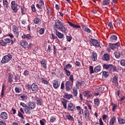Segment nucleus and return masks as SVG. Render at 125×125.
Returning <instances> with one entry per match:
<instances>
[{
  "mask_svg": "<svg viewBox=\"0 0 125 125\" xmlns=\"http://www.w3.org/2000/svg\"><path fill=\"white\" fill-rule=\"evenodd\" d=\"M54 29V31H55V29L60 30L64 34H67L68 33V29L63 25V23L58 19L55 21Z\"/></svg>",
  "mask_w": 125,
  "mask_h": 125,
  "instance_id": "nucleus-1",
  "label": "nucleus"
},
{
  "mask_svg": "<svg viewBox=\"0 0 125 125\" xmlns=\"http://www.w3.org/2000/svg\"><path fill=\"white\" fill-rule=\"evenodd\" d=\"M104 69L105 70H108L110 72L112 71V70L113 72H117V67L116 66H114L113 64H108L107 63L104 64L103 66Z\"/></svg>",
  "mask_w": 125,
  "mask_h": 125,
  "instance_id": "nucleus-2",
  "label": "nucleus"
},
{
  "mask_svg": "<svg viewBox=\"0 0 125 125\" xmlns=\"http://www.w3.org/2000/svg\"><path fill=\"white\" fill-rule=\"evenodd\" d=\"M36 108V103L34 102H29L27 104V115L31 114V110H34Z\"/></svg>",
  "mask_w": 125,
  "mask_h": 125,
  "instance_id": "nucleus-3",
  "label": "nucleus"
},
{
  "mask_svg": "<svg viewBox=\"0 0 125 125\" xmlns=\"http://www.w3.org/2000/svg\"><path fill=\"white\" fill-rule=\"evenodd\" d=\"M11 59H12V55L10 54H8V55H6L4 57H3L1 61V63H2V64H5V63H8V62L10 61Z\"/></svg>",
  "mask_w": 125,
  "mask_h": 125,
  "instance_id": "nucleus-4",
  "label": "nucleus"
},
{
  "mask_svg": "<svg viewBox=\"0 0 125 125\" xmlns=\"http://www.w3.org/2000/svg\"><path fill=\"white\" fill-rule=\"evenodd\" d=\"M20 45L23 48H25V49H30V48L32 47V45H33V44H32V43H30L28 44L27 41L23 40L21 41L20 42Z\"/></svg>",
  "mask_w": 125,
  "mask_h": 125,
  "instance_id": "nucleus-5",
  "label": "nucleus"
},
{
  "mask_svg": "<svg viewBox=\"0 0 125 125\" xmlns=\"http://www.w3.org/2000/svg\"><path fill=\"white\" fill-rule=\"evenodd\" d=\"M19 6V5H18L17 3H15V1H12L11 2V7L13 10V11L15 13H17V12L18 11V7Z\"/></svg>",
  "mask_w": 125,
  "mask_h": 125,
  "instance_id": "nucleus-6",
  "label": "nucleus"
},
{
  "mask_svg": "<svg viewBox=\"0 0 125 125\" xmlns=\"http://www.w3.org/2000/svg\"><path fill=\"white\" fill-rule=\"evenodd\" d=\"M12 31L15 37L18 39V36H19V29L18 27L15 25H13Z\"/></svg>",
  "mask_w": 125,
  "mask_h": 125,
  "instance_id": "nucleus-7",
  "label": "nucleus"
},
{
  "mask_svg": "<svg viewBox=\"0 0 125 125\" xmlns=\"http://www.w3.org/2000/svg\"><path fill=\"white\" fill-rule=\"evenodd\" d=\"M73 84L74 83L71 82V81H66L65 84V90L67 91H70V90H71V87H73Z\"/></svg>",
  "mask_w": 125,
  "mask_h": 125,
  "instance_id": "nucleus-8",
  "label": "nucleus"
},
{
  "mask_svg": "<svg viewBox=\"0 0 125 125\" xmlns=\"http://www.w3.org/2000/svg\"><path fill=\"white\" fill-rule=\"evenodd\" d=\"M120 44L121 43H120V42H117L115 43H109V47H110L111 49H112V50H115L116 48H118V47L120 46Z\"/></svg>",
  "mask_w": 125,
  "mask_h": 125,
  "instance_id": "nucleus-9",
  "label": "nucleus"
},
{
  "mask_svg": "<svg viewBox=\"0 0 125 125\" xmlns=\"http://www.w3.org/2000/svg\"><path fill=\"white\" fill-rule=\"evenodd\" d=\"M90 42L92 44V45H93V46L100 47V42L97 41V40L94 39H91L90 40Z\"/></svg>",
  "mask_w": 125,
  "mask_h": 125,
  "instance_id": "nucleus-10",
  "label": "nucleus"
},
{
  "mask_svg": "<svg viewBox=\"0 0 125 125\" xmlns=\"http://www.w3.org/2000/svg\"><path fill=\"white\" fill-rule=\"evenodd\" d=\"M31 89L33 92H38V91L39 90V87L38 86L37 83H32L31 86Z\"/></svg>",
  "mask_w": 125,
  "mask_h": 125,
  "instance_id": "nucleus-11",
  "label": "nucleus"
},
{
  "mask_svg": "<svg viewBox=\"0 0 125 125\" xmlns=\"http://www.w3.org/2000/svg\"><path fill=\"white\" fill-rule=\"evenodd\" d=\"M75 104L72 103H70L68 104L67 109L68 111L71 112H74L75 111Z\"/></svg>",
  "mask_w": 125,
  "mask_h": 125,
  "instance_id": "nucleus-12",
  "label": "nucleus"
},
{
  "mask_svg": "<svg viewBox=\"0 0 125 125\" xmlns=\"http://www.w3.org/2000/svg\"><path fill=\"white\" fill-rule=\"evenodd\" d=\"M110 42H116L118 41V37L115 34H112L109 38Z\"/></svg>",
  "mask_w": 125,
  "mask_h": 125,
  "instance_id": "nucleus-13",
  "label": "nucleus"
},
{
  "mask_svg": "<svg viewBox=\"0 0 125 125\" xmlns=\"http://www.w3.org/2000/svg\"><path fill=\"white\" fill-rule=\"evenodd\" d=\"M54 33H55L56 35L57 36V37H58V38H59L60 39H64V34H62V33H61L60 32L58 31V30L57 29H55V32Z\"/></svg>",
  "mask_w": 125,
  "mask_h": 125,
  "instance_id": "nucleus-14",
  "label": "nucleus"
},
{
  "mask_svg": "<svg viewBox=\"0 0 125 125\" xmlns=\"http://www.w3.org/2000/svg\"><path fill=\"white\" fill-rule=\"evenodd\" d=\"M52 83L54 88H55L56 89L60 86V83H59L58 80H53L52 81Z\"/></svg>",
  "mask_w": 125,
  "mask_h": 125,
  "instance_id": "nucleus-15",
  "label": "nucleus"
},
{
  "mask_svg": "<svg viewBox=\"0 0 125 125\" xmlns=\"http://www.w3.org/2000/svg\"><path fill=\"white\" fill-rule=\"evenodd\" d=\"M118 79L119 77L117 76H114L112 79V83H114L115 86H119Z\"/></svg>",
  "mask_w": 125,
  "mask_h": 125,
  "instance_id": "nucleus-16",
  "label": "nucleus"
},
{
  "mask_svg": "<svg viewBox=\"0 0 125 125\" xmlns=\"http://www.w3.org/2000/svg\"><path fill=\"white\" fill-rule=\"evenodd\" d=\"M35 100L37 106H42L43 104V101L41 98L36 97Z\"/></svg>",
  "mask_w": 125,
  "mask_h": 125,
  "instance_id": "nucleus-17",
  "label": "nucleus"
},
{
  "mask_svg": "<svg viewBox=\"0 0 125 125\" xmlns=\"http://www.w3.org/2000/svg\"><path fill=\"white\" fill-rule=\"evenodd\" d=\"M102 59L104 61H109L110 60V55L107 53L104 54L102 57Z\"/></svg>",
  "mask_w": 125,
  "mask_h": 125,
  "instance_id": "nucleus-18",
  "label": "nucleus"
},
{
  "mask_svg": "<svg viewBox=\"0 0 125 125\" xmlns=\"http://www.w3.org/2000/svg\"><path fill=\"white\" fill-rule=\"evenodd\" d=\"M0 118L2 120H7L8 117L7 116V113L5 112H2L0 113Z\"/></svg>",
  "mask_w": 125,
  "mask_h": 125,
  "instance_id": "nucleus-19",
  "label": "nucleus"
},
{
  "mask_svg": "<svg viewBox=\"0 0 125 125\" xmlns=\"http://www.w3.org/2000/svg\"><path fill=\"white\" fill-rule=\"evenodd\" d=\"M14 76L11 73H9L8 75V82L10 83H13V77Z\"/></svg>",
  "mask_w": 125,
  "mask_h": 125,
  "instance_id": "nucleus-20",
  "label": "nucleus"
},
{
  "mask_svg": "<svg viewBox=\"0 0 125 125\" xmlns=\"http://www.w3.org/2000/svg\"><path fill=\"white\" fill-rule=\"evenodd\" d=\"M82 28L83 30V31H84V32H86V33H91V30H90V29H89V28L87 27V26L84 25H82Z\"/></svg>",
  "mask_w": 125,
  "mask_h": 125,
  "instance_id": "nucleus-21",
  "label": "nucleus"
},
{
  "mask_svg": "<svg viewBox=\"0 0 125 125\" xmlns=\"http://www.w3.org/2000/svg\"><path fill=\"white\" fill-rule=\"evenodd\" d=\"M91 59L93 61L97 60V54L96 52L93 51L92 53Z\"/></svg>",
  "mask_w": 125,
  "mask_h": 125,
  "instance_id": "nucleus-22",
  "label": "nucleus"
},
{
  "mask_svg": "<svg viewBox=\"0 0 125 125\" xmlns=\"http://www.w3.org/2000/svg\"><path fill=\"white\" fill-rule=\"evenodd\" d=\"M20 105H21V106H22V107H23V108H25L24 112H25V114H26V115H27L28 110H27V108H28V104L27 105V104H25V103H24L23 102H21L20 103Z\"/></svg>",
  "mask_w": 125,
  "mask_h": 125,
  "instance_id": "nucleus-23",
  "label": "nucleus"
},
{
  "mask_svg": "<svg viewBox=\"0 0 125 125\" xmlns=\"http://www.w3.org/2000/svg\"><path fill=\"white\" fill-rule=\"evenodd\" d=\"M94 104L95 107H99V105H100V100L98 98L95 99L94 100Z\"/></svg>",
  "mask_w": 125,
  "mask_h": 125,
  "instance_id": "nucleus-24",
  "label": "nucleus"
},
{
  "mask_svg": "<svg viewBox=\"0 0 125 125\" xmlns=\"http://www.w3.org/2000/svg\"><path fill=\"white\" fill-rule=\"evenodd\" d=\"M67 102H68V101L67 100L62 99V104L63 108L65 109H67Z\"/></svg>",
  "mask_w": 125,
  "mask_h": 125,
  "instance_id": "nucleus-25",
  "label": "nucleus"
},
{
  "mask_svg": "<svg viewBox=\"0 0 125 125\" xmlns=\"http://www.w3.org/2000/svg\"><path fill=\"white\" fill-rule=\"evenodd\" d=\"M101 70H102V67H101L100 65H96L94 67L95 73H99V72H100Z\"/></svg>",
  "mask_w": 125,
  "mask_h": 125,
  "instance_id": "nucleus-26",
  "label": "nucleus"
},
{
  "mask_svg": "<svg viewBox=\"0 0 125 125\" xmlns=\"http://www.w3.org/2000/svg\"><path fill=\"white\" fill-rule=\"evenodd\" d=\"M41 64L44 69H46V68H47V62L45 60H42L41 61Z\"/></svg>",
  "mask_w": 125,
  "mask_h": 125,
  "instance_id": "nucleus-27",
  "label": "nucleus"
},
{
  "mask_svg": "<svg viewBox=\"0 0 125 125\" xmlns=\"http://www.w3.org/2000/svg\"><path fill=\"white\" fill-rule=\"evenodd\" d=\"M84 85V82L81 81H79L77 83H76V87H79L80 86H83Z\"/></svg>",
  "mask_w": 125,
  "mask_h": 125,
  "instance_id": "nucleus-28",
  "label": "nucleus"
},
{
  "mask_svg": "<svg viewBox=\"0 0 125 125\" xmlns=\"http://www.w3.org/2000/svg\"><path fill=\"white\" fill-rule=\"evenodd\" d=\"M116 121V117H112L109 121V125H115Z\"/></svg>",
  "mask_w": 125,
  "mask_h": 125,
  "instance_id": "nucleus-29",
  "label": "nucleus"
},
{
  "mask_svg": "<svg viewBox=\"0 0 125 125\" xmlns=\"http://www.w3.org/2000/svg\"><path fill=\"white\" fill-rule=\"evenodd\" d=\"M22 39H27V40H31L32 36L30 34H23L21 36Z\"/></svg>",
  "mask_w": 125,
  "mask_h": 125,
  "instance_id": "nucleus-30",
  "label": "nucleus"
},
{
  "mask_svg": "<svg viewBox=\"0 0 125 125\" xmlns=\"http://www.w3.org/2000/svg\"><path fill=\"white\" fill-rule=\"evenodd\" d=\"M118 121L120 125H125V119H124L121 117H118Z\"/></svg>",
  "mask_w": 125,
  "mask_h": 125,
  "instance_id": "nucleus-31",
  "label": "nucleus"
},
{
  "mask_svg": "<svg viewBox=\"0 0 125 125\" xmlns=\"http://www.w3.org/2000/svg\"><path fill=\"white\" fill-rule=\"evenodd\" d=\"M33 22H34V24L39 25V24H40V23H41V19H40L39 18H35L33 20Z\"/></svg>",
  "mask_w": 125,
  "mask_h": 125,
  "instance_id": "nucleus-32",
  "label": "nucleus"
},
{
  "mask_svg": "<svg viewBox=\"0 0 125 125\" xmlns=\"http://www.w3.org/2000/svg\"><path fill=\"white\" fill-rule=\"evenodd\" d=\"M19 7L21 8V15H25V14H26V8H25V7L24 6H21Z\"/></svg>",
  "mask_w": 125,
  "mask_h": 125,
  "instance_id": "nucleus-33",
  "label": "nucleus"
},
{
  "mask_svg": "<svg viewBox=\"0 0 125 125\" xmlns=\"http://www.w3.org/2000/svg\"><path fill=\"white\" fill-rule=\"evenodd\" d=\"M20 95V98H21V100L22 101H25L28 99V95L26 94H22V95Z\"/></svg>",
  "mask_w": 125,
  "mask_h": 125,
  "instance_id": "nucleus-34",
  "label": "nucleus"
},
{
  "mask_svg": "<svg viewBox=\"0 0 125 125\" xmlns=\"http://www.w3.org/2000/svg\"><path fill=\"white\" fill-rule=\"evenodd\" d=\"M69 25L71 26V27H73V28H81V26L80 25H77L74 23H73L71 21L68 22Z\"/></svg>",
  "mask_w": 125,
  "mask_h": 125,
  "instance_id": "nucleus-35",
  "label": "nucleus"
},
{
  "mask_svg": "<svg viewBox=\"0 0 125 125\" xmlns=\"http://www.w3.org/2000/svg\"><path fill=\"white\" fill-rule=\"evenodd\" d=\"M84 113L85 119H86V120H89L90 117H89V112L88 110H84Z\"/></svg>",
  "mask_w": 125,
  "mask_h": 125,
  "instance_id": "nucleus-36",
  "label": "nucleus"
},
{
  "mask_svg": "<svg viewBox=\"0 0 125 125\" xmlns=\"http://www.w3.org/2000/svg\"><path fill=\"white\" fill-rule=\"evenodd\" d=\"M22 75L25 76V77H28V76L30 75V70L28 69H25L24 70Z\"/></svg>",
  "mask_w": 125,
  "mask_h": 125,
  "instance_id": "nucleus-37",
  "label": "nucleus"
},
{
  "mask_svg": "<svg viewBox=\"0 0 125 125\" xmlns=\"http://www.w3.org/2000/svg\"><path fill=\"white\" fill-rule=\"evenodd\" d=\"M73 97V95L71 94H69L68 93H65L63 96V98H65L66 99L70 100L71 98Z\"/></svg>",
  "mask_w": 125,
  "mask_h": 125,
  "instance_id": "nucleus-38",
  "label": "nucleus"
},
{
  "mask_svg": "<svg viewBox=\"0 0 125 125\" xmlns=\"http://www.w3.org/2000/svg\"><path fill=\"white\" fill-rule=\"evenodd\" d=\"M111 105L112 106V112H115V111H116V109H117V108L118 107V105L113 103H111Z\"/></svg>",
  "mask_w": 125,
  "mask_h": 125,
  "instance_id": "nucleus-39",
  "label": "nucleus"
},
{
  "mask_svg": "<svg viewBox=\"0 0 125 125\" xmlns=\"http://www.w3.org/2000/svg\"><path fill=\"white\" fill-rule=\"evenodd\" d=\"M15 91L16 93H20V92H22V88L17 87L15 88Z\"/></svg>",
  "mask_w": 125,
  "mask_h": 125,
  "instance_id": "nucleus-40",
  "label": "nucleus"
},
{
  "mask_svg": "<svg viewBox=\"0 0 125 125\" xmlns=\"http://www.w3.org/2000/svg\"><path fill=\"white\" fill-rule=\"evenodd\" d=\"M114 55L117 59L121 58V53L119 51L114 53Z\"/></svg>",
  "mask_w": 125,
  "mask_h": 125,
  "instance_id": "nucleus-41",
  "label": "nucleus"
},
{
  "mask_svg": "<svg viewBox=\"0 0 125 125\" xmlns=\"http://www.w3.org/2000/svg\"><path fill=\"white\" fill-rule=\"evenodd\" d=\"M0 45H1L2 46H6V45H7V44L4 41V40H0Z\"/></svg>",
  "mask_w": 125,
  "mask_h": 125,
  "instance_id": "nucleus-42",
  "label": "nucleus"
},
{
  "mask_svg": "<svg viewBox=\"0 0 125 125\" xmlns=\"http://www.w3.org/2000/svg\"><path fill=\"white\" fill-rule=\"evenodd\" d=\"M110 0H103V5H108V4H110Z\"/></svg>",
  "mask_w": 125,
  "mask_h": 125,
  "instance_id": "nucleus-43",
  "label": "nucleus"
},
{
  "mask_svg": "<svg viewBox=\"0 0 125 125\" xmlns=\"http://www.w3.org/2000/svg\"><path fill=\"white\" fill-rule=\"evenodd\" d=\"M108 76H109V74H108V73L105 71L102 72V77L103 78H106L108 77Z\"/></svg>",
  "mask_w": 125,
  "mask_h": 125,
  "instance_id": "nucleus-44",
  "label": "nucleus"
},
{
  "mask_svg": "<svg viewBox=\"0 0 125 125\" xmlns=\"http://www.w3.org/2000/svg\"><path fill=\"white\" fill-rule=\"evenodd\" d=\"M89 70L90 71V74H94L95 71H94V68H93V66H89Z\"/></svg>",
  "mask_w": 125,
  "mask_h": 125,
  "instance_id": "nucleus-45",
  "label": "nucleus"
},
{
  "mask_svg": "<svg viewBox=\"0 0 125 125\" xmlns=\"http://www.w3.org/2000/svg\"><path fill=\"white\" fill-rule=\"evenodd\" d=\"M65 118L69 121H74V117H72L71 115H66Z\"/></svg>",
  "mask_w": 125,
  "mask_h": 125,
  "instance_id": "nucleus-46",
  "label": "nucleus"
},
{
  "mask_svg": "<svg viewBox=\"0 0 125 125\" xmlns=\"http://www.w3.org/2000/svg\"><path fill=\"white\" fill-rule=\"evenodd\" d=\"M73 94L74 96V97H77L78 96V90L75 88L73 89Z\"/></svg>",
  "mask_w": 125,
  "mask_h": 125,
  "instance_id": "nucleus-47",
  "label": "nucleus"
},
{
  "mask_svg": "<svg viewBox=\"0 0 125 125\" xmlns=\"http://www.w3.org/2000/svg\"><path fill=\"white\" fill-rule=\"evenodd\" d=\"M63 71L65 72L67 77H70V75H71V72H70V71L68 70L66 68H63Z\"/></svg>",
  "mask_w": 125,
  "mask_h": 125,
  "instance_id": "nucleus-48",
  "label": "nucleus"
},
{
  "mask_svg": "<svg viewBox=\"0 0 125 125\" xmlns=\"http://www.w3.org/2000/svg\"><path fill=\"white\" fill-rule=\"evenodd\" d=\"M46 9L47 10V14L50 16L52 15V10H51V8L46 7Z\"/></svg>",
  "mask_w": 125,
  "mask_h": 125,
  "instance_id": "nucleus-49",
  "label": "nucleus"
},
{
  "mask_svg": "<svg viewBox=\"0 0 125 125\" xmlns=\"http://www.w3.org/2000/svg\"><path fill=\"white\" fill-rule=\"evenodd\" d=\"M50 123H54V122H55L56 121V117H54V116H51L50 118Z\"/></svg>",
  "mask_w": 125,
  "mask_h": 125,
  "instance_id": "nucleus-50",
  "label": "nucleus"
},
{
  "mask_svg": "<svg viewBox=\"0 0 125 125\" xmlns=\"http://www.w3.org/2000/svg\"><path fill=\"white\" fill-rule=\"evenodd\" d=\"M89 93H90V92L88 90L84 91L83 92V94L84 96H85V97H87V96H88V94H89Z\"/></svg>",
  "mask_w": 125,
  "mask_h": 125,
  "instance_id": "nucleus-51",
  "label": "nucleus"
},
{
  "mask_svg": "<svg viewBox=\"0 0 125 125\" xmlns=\"http://www.w3.org/2000/svg\"><path fill=\"white\" fill-rule=\"evenodd\" d=\"M14 80H15V83H17V82H18V81H19V79H20V77H19V75H16L14 76Z\"/></svg>",
  "mask_w": 125,
  "mask_h": 125,
  "instance_id": "nucleus-52",
  "label": "nucleus"
},
{
  "mask_svg": "<svg viewBox=\"0 0 125 125\" xmlns=\"http://www.w3.org/2000/svg\"><path fill=\"white\" fill-rule=\"evenodd\" d=\"M120 64L122 67H125V60L122 59L120 61Z\"/></svg>",
  "mask_w": 125,
  "mask_h": 125,
  "instance_id": "nucleus-53",
  "label": "nucleus"
},
{
  "mask_svg": "<svg viewBox=\"0 0 125 125\" xmlns=\"http://www.w3.org/2000/svg\"><path fill=\"white\" fill-rule=\"evenodd\" d=\"M69 80L70 81L71 83H74V75H70L69 76Z\"/></svg>",
  "mask_w": 125,
  "mask_h": 125,
  "instance_id": "nucleus-54",
  "label": "nucleus"
},
{
  "mask_svg": "<svg viewBox=\"0 0 125 125\" xmlns=\"http://www.w3.org/2000/svg\"><path fill=\"white\" fill-rule=\"evenodd\" d=\"M71 68H72V65H71V64L68 63L63 68V69H71Z\"/></svg>",
  "mask_w": 125,
  "mask_h": 125,
  "instance_id": "nucleus-55",
  "label": "nucleus"
},
{
  "mask_svg": "<svg viewBox=\"0 0 125 125\" xmlns=\"http://www.w3.org/2000/svg\"><path fill=\"white\" fill-rule=\"evenodd\" d=\"M4 42L7 44V43H10L11 40L9 38H6L4 39Z\"/></svg>",
  "mask_w": 125,
  "mask_h": 125,
  "instance_id": "nucleus-56",
  "label": "nucleus"
},
{
  "mask_svg": "<svg viewBox=\"0 0 125 125\" xmlns=\"http://www.w3.org/2000/svg\"><path fill=\"white\" fill-rule=\"evenodd\" d=\"M41 80L42 83H44V84H47V83H48L47 81H46L44 78H42Z\"/></svg>",
  "mask_w": 125,
  "mask_h": 125,
  "instance_id": "nucleus-57",
  "label": "nucleus"
},
{
  "mask_svg": "<svg viewBox=\"0 0 125 125\" xmlns=\"http://www.w3.org/2000/svg\"><path fill=\"white\" fill-rule=\"evenodd\" d=\"M39 33L40 35H43L44 34V29L41 28L39 31Z\"/></svg>",
  "mask_w": 125,
  "mask_h": 125,
  "instance_id": "nucleus-58",
  "label": "nucleus"
},
{
  "mask_svg": "<svg viewBox=\"0 0 125 125\" xmlns=\"http://www.w3.org/2000/svg\"><path fill=\"white\" fill-rule=\"evenodd\" d=\"M18 117H20V118H21V119H22V120H24V116H23L22 114L20 112V111H19L18 114Z\"/></svg>",
  "mask_w": 125,
  "mask_h": 125,
  "instance_id": "nucleus-59",
  "label": "nucleus"
},
{
  "mask_svg": "<svg viewBox=\"0 0 125 125\" xmlns=\"http://www.w3.org/2000/svg\"><path fill=\"white\" fill-rule=\"evenodd\" d=\"M116 23L118 26H121V23H122V21L120 19H117L116 20Z\"/></svg>",
  "mask_w": 125,
  "mask_h": 125,
  "instance_id": "nucleus-60",
  "label": "nucleus"
},
{
  "mask_svg": "<svg viewBox=\"0 0 125 125\" xmlns=\"http://www.w3.org/2000/svg\"><path fill=\"white\" fill-rule=\"evenodd\" d=\"M66 39L67 41V42H71V41H72V37L71 36H68V35H66Z\"/></svg>",
  "mask_w": 125,
  "mask_h": 125,
  "instance_id": "nucleus-61",
  "label": "nucleus"
},
{
  "mask_svg": "<svg viewBox=\"0 0 125 125\" xmlns=\"http://www.w3.org/2000/svg\"><path fill=\"white\" fill-rule=\"evenodd\" d=\"M111 3L112 5H115V4L118 3V0H112Z\"/></svg>",
  "mask_w": 125,
  "mask_h": 125,
  "instance_id": "nucleus-62",
  "label": "nucleus"
},
{
  "mask_svg": "<svg viewBox=\"0 0 125 125\" xmlns=\"http://www.w3.org/2000/svg\"><path fill=\"white\" fill-rule=\"evenodd\" d=\"M31 9L33 12H36V7H35V5L32 4L31 5Z\"/></svg>",
  "mask_w": 125,
  "mask_h": 125,
  "instance_id": "nucleus-63",
  "label": "nucleus"
},
{
  "mask_svg": "<svg viewBox=\"0 0 125 125\" xmlns=\"http://www.w3.org/2000/svg\"><path fill=\"white\" fill-rule=\"evenodd\" d=\"M108 27L110 28V29H114V27L113 26V24H112V22H109L108 23Z\"/></svg>",
  "mask_w": 125,
  "mask_h": 125,
  "instance_id": "nucleus-64",
  "label": "nucleus"
}]
</instances>
